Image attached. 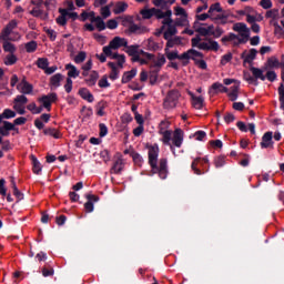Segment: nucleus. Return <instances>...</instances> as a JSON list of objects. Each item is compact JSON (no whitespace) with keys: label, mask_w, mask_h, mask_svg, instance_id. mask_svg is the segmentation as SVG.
<instances>
[{"label":"nucleus","mask_w":284,"mask_h":284,"mask_svg":"<svg viewBox=\"0 0 284 284\" xmlns=\"http://www.w3.org/2000/svg\"><path fill=\"white\" fill-rule=\"evenodd\" d=\"M195 32L197 34L191 39L192 48L202 50L203 52H219L221 45L212 38H201V37H212V30H214V24L200 23L194 24Z\"/></svg>","instance_id":"1"},{"label":"nucleus","mask_w":284,"mask_h":284,"mask_svg":"<svg viewBox=\"0 0 284 284\" xmlns=\"http://www.w3.org/2000/svg\"><path fill=\"white\" fill-rule=\"evenodd\" d=\"M171 122L169 120H162L159 123L158 130L159 134H161L162 143L164 145H169L171 152L176 154V150L174 148H181L183 145V139L185 133L181 129H175L174 131L170 130Z\"/></svg>","instance_id":"2"},{"label":"nucleus","mask_w":284,"mask_h":284,"mask_svg":"<svg viewBox=\"0 0 284 284\" xmlns=\"http://www.w3.org/2000/svg\"><path fill=\"white\" fill-rule=\"evenodd\" d=\"M149 164L151 165L152 174H159L160 179H168V160L160 159L159 146L154 145L149 149Z\"/></svg>","instance_id":"3"},{"label":"nucleus","mask_w":284,"mask_h":284,"mask_svg":"<svg viewBox=\"0 0 284 284\" xmlns=\"http://www.w3.org/2000/svg\"><path fill=\"white\" fill-rule=\"evenodd\" d=\"M179 99H181V92L176 89L170 90L163 100V109L174 110L179 105Z\"/></svg>","instance_id":"4"},{"label":"nucleus","mask_w":284,"mask_h":284,"mask_svg":"<svg viewBox=\"0 0 284 284\" xmlns=\"http://www.w3.org/2000/svg\"><path fill=\"white\" fill-rule=\"evenodd\" d=\"M162 27L161 30L164 31V39H172L178 32L176 24H174V20H172V16H165L162 18Z\"/></svg>","instance_id":"5"},{"label":"nucleus","mask_w":284,"mask_h":284,"mask_svg":"<svg viewBox=\"0 0 284 284\" xmlns=\"http://www.w3.org/2000/svg\"><path fill=\"white\" fill-rule=\"evenodd\" d=\"M143 19H152L155 17L156 19H163L165 17H172V9H168L163 11L161 9L152 8V9H144L140 12Z\"/></svg>","instance_id":"6"},{"label":"nucleus","mask_w":284,"mask_h":284,"mask_svg":"<svg viewBox=\"0 0 284 284\" xmlns=\"http://www.w3.org/2000/svg\"><path fill=\"white\" fill-rule=\"evenodd\" d=\"M119 48H128V39L121 37H114L109 45L103 47L104 54H112L113 50H119Z\"/></svg>","instance_id":"7"},{"label":"nucleus","mask_w":284,"mask_h":284,"mask_svg":"<svg viewBox=\"0 0 284 284\" xmlns=\"http://www.w3.org/2000/svg\"><path fill=\"white\" fill-rule=\"evenodd\" d=\"M19 26V22L17 20H11L8 22V24L2 29L1 34H0V41H17L21 39V36L19 33L17 34V39H10V33L13 30H17V27Z\"/></svg>","instance_id":"8"},{"label":"nucleus","mask_w":284,"mask_h":284,"mask_svg":"<svg viewBox=\"0 0 284 284\" xmlns=\"http://www.w3.org/2000/svg\"><path fill=\"white\" fill-rule=\"evenodd\" d=\"M124 48V52H126L129 57H132V59H136V57H140L141 54L148 59H154V54L143 51L139 44H126Z\"/></svg>","instance_id":"9"},{"label":"nucleus","mask_w":284,"mask_h":284,"mask_svg":"<svg viewBox=\"0 0 284 284\" xmlns=\"http://www.w3.org/2000/svg\"><path fill=\"white\" fill-rule=\"evenodd\" d=\"M58 100L59 95H57L55 92L42 95L38 99L39 103H41V108H44L47 112H50V110H52V103H57Z\"/></svg>","instance_id":"10"},{"label":"nucleus","mask_w":284,"mask_h":284,"mask_svg":"<svg viewBox=\"0 0 284 284\" xmlns=\"http://www.w3.org/2000/svg\"><path fill=\"white\" fill-rule=\"evenodd\" d=\"M174 14L178 17L175 19V26L185 27L190 24V21L187 20V11L182 7H174Z\"/></svg>","instance_id":"11"},{"label":"nucleus","mask_w":284,"mask_h":284,"mask_svg":"<svg viewBox=\"0 0 284 284\" xmlns=\"http://www.w3.org/2000/svg\"><path fill=\"white\" fill-rule=\"evenodd\" d=\"M222 43L231 42L233 45H241L243 43H247L250 38L242 37L241 34L229 33L221 39Z\"/></svg>","instance_id":"12"},{"label":"nucleus","mask_w":284,"mask_h":284,"mask_svg":"<svg viewBox=\"0 0 284 284\" xmlns=\"http://www.w3.org/2000/svg\"><path fill=\"white\" fill-rule=\"evenodd\" d=\"M165 63H166V59L164 54L159 53L155 59L153 55L152 63L150 64V70L154 69L155 72H161V69L163 68V65H165Z\"/></svg>","instance_id":"13"},{"label":"nucleus","mask_w":284,"mask_h":284,"mask_svg":"<svg viewBox=\"0 0 284 284\" xmlns=\"http://www.w3.org/2000/svg\"><path fill=\"white\" fill-rule=\"evenodd\" d=\"M123 168H125V160H123V155H121V153H118L111 172L113 174H121V172H123Z\"/></svg>","instance_id":"14"},{"label":"nucleus","mask_w":284,"mask_h":284,"mask_svg":"<svg viewBox=\"0 0 284 284\" xmlns=\"http://www.w3.org/2000/svg\"><path fill=\"white\" fill-rule=\"evenodd\" d=\"M17 90H19V92L26 97V94H32V92H34V87L30 84L26 78H23L17 85Z\"/></svg>","instance_id":"15"},{"label":"nucleus","mask_w":284,"mask_h":284,"mask_svg":"<svg viewBox=\"0 0 284 284\" xmlns=\"http://www.w3.org/2000/svg\"><path fill=\"white\" fill-rule=\"evenodd\" d=\"M233 30L242 37L250 39V28H247V24L243 22H237L233 26Z\"/></svg>","instance_id":"16"},{"label":"nucleus","mask_w":284,"mask_h":284,"mask_svg":"<svg viewBox=\"0 0 284 284\" xmlns=\"http://www.w3.org/2000/svg\"><path fill=\"white\" fill-rule=\"evenodd\" d=\"M2 123L3 125L0 126V136H10L11 130H17V132H19L17 126H14V124H12L11 122L3 121Z\"/></svg>","instance_id":"17"},{"label":"nucleus","mask_w":284,"mask_h":284,"mask_svg":"<svg viewBox=\"0 0 284 284\" xmlns=\"http://www.w3.org/2000/svg\"><path fill=\"white\" fill-rule=\"evenodd\" d=\"M108 67L111 70V72L109 74V79H111V81H116V79H119V74L121 72V68H119L116 65V63H114V62H109Z\"/></svg>","instance_id":"18"},{"label":"nucleus","mask_w":284,"mask_h":284,"mask_svg":"<svg viewBox=\"0 0 284 284\" xmlns=\"http://www.w3.org/2000/svg\"><path fill=\"white\" fill-rule=\"evenodd\" d=\"M256 54H258V51L256 49H251L250 51H244L241 57L244 60V63H252V61L256 59Z\"/></svg>","instance_id":"19"},{"label":"nucleus","mask_w":284,"mask_h":284,"mask_svg":"<svg viewBox=\"0 0 284 284\" xmlns=\"http://www.w3.org/2000/svg\"><path fill=\"white\" fill-rule=\"evenodd\" d=\"M88 202L84 203V210L87 212H94V203L99 201V197L92 194L87 195ZM94 202V203H93Z\"/></svg>","instance_id":"20"},{"label":"nucleus","mask_w":284,"mask_h":284,"mask_svg":"<svg viewBox=\"0 0 284 284\" xmlns=\"http://www.w3.org/2000/svg\"><path fill=\"white\" fill-rule=\"evenodd\" d=\"M110 59H113L118 62L116 67L120 68V70H123V64L125 63V54H119L116 52L111 54H105Z\"/></svg>","instance_id":"21"},{"label":"nucleus","mask_w":284,"mask_h":284,"mask_svg":"<svg viewBox=\"0 0 284 284\" xmlns=\"http://www.w3.org/2000/svg\"><path fill=\"white\" fill-rule=\"evenodd\" d=\"M176 0H153L152 3L155 4L156 8H162V10H170V6H173Z\"/></svg>","instance_id":"22"},{"label":"nucleus","mask_w":284,"mask_h":284,"mask_svg":"<svg viewBox=\"0 0 284 284\" xmlns=\"http://www.w3.org/2000/svg\"><path fill=\"white\" fill-rule=\"evenodd\" d=\"M79 94L81 99H83L84 101H88V103H94V95L92 94V92H90V90L85 88H81L79 90Z\"/></svg>","instance_id":"23"},{"label":"nucleus","mask_w":284,"mask_h":284,"mask_svg":"<svg viewBox=\"0 0 284 284\" xmlns=\"http://www.w3.org/2000/svg\"><path fill=\"white\" fill-rule=\"evenodd\" d=\"M191 99H192V105L195 108V110H203V97H195L194 93L189 92Z\"/></svg>","instance_id":"24"},{"label":"nucleus","mask_w":284,"mask_h":284,"mask_svg":"<svg viewBox=\"0 0 284 284\" xmlns=\"http://www.w3.org/2000/svg\"><path fill=\"white\" fill-rule=\"evenodd\" d=\"M84 81H85L87 85H89V88H92V87L97 85V81H99V72L91 71L89 73V77L85 78Z\"/></svg>","instance_id":"25"},{"label":"nucleus","mask_w":284,"mask_h":284,"mask_svg":"<svg viewBox=\"0 0 284 284\" xmlns=\"http://www.w3.org/2000/svg\"><path fill=\"white\" fill-rule=\"evenodd\" d=\"M274 142L272 141V132H266L261 142V148H273Z\"/></svg>","instance_id":"26"},{"label":"nucleus","mask_w":284,"mask_h":284,"mask_svg":"<svg viewBox=\"0 0 284 284\" xmlns=\"http://www.w3.org/2000/svg\"><path fill=\"white\" fill-rule=\"evenodd\" d=\"M59 13H60V16L55 20L58 26H67L68 19L65 17H68V9L60 8Z\"/></svg>","instance_id":"27"},{"label":"nucleus","mask_w":284,"mask_h":284,"mask_svg":"<svg viewBox=\"0 0 284 284\" xmlns=\"http://www.w3.org/2000/svg\"><path fill=\"white\" fill-rule=\"evenodd\" d=\"M239 90H241V82H236V84L231 87V91L229 92L231 101H236V99H239Z\"/></svg>","instance_id":"28"},{"label":"nucleus","mask_w":284,"mask_h":284,"mask_svg":"<svg viewBox=\"0 0 284 284\" xmlns=\"http://www.w3.org/2000/svg\"><path fill=\"white\" fill-rule=\"evenodd\" d=\"M61 81H63V74L57 73V74L52 75L50 79L51 88H54V89L60 88Z\"/></svg>","instance_id":"29"},{"label":"nucleus","mask_w":284,"mask_h":284,"mask_svg":"<svg viewBox=\"0 0 284 284\" xmlns=\"http://www.w3.org/2000/svg\"><path fill=\"white\" fill-rule=\"evenodd\" d=\"M91 23H95V28L99 30V32H103L105 30L106 26L105 22L103 21V18L101 17H94Z\"/></svg>","instance_id":"30"},{"label":"nucleus","mask_w":284,"mask_h":284,"mask_svg":"<svg viewBox=\"0 0 284 284\" xmlns=\"http://www.w3.org/2000/svg\"><path fill=\"white\" fill-rule=\"evenodd\" d=\"M134 77H136V69L124 72L122 75V83H130V81L133 80Z\"/></svg>","instance_id":"31"},{"label":"nucleus","mask_w":284,"mask_h":284,"mask_svg":"<svg viewBox=\"0 0 284 284\" xmlns=\"http://www.w3.org/2000/svg\"><path fill=\"white\" fill-rule=\"evenodd\" d=\"M250 71L253 74V78L257 81L260 79L261 81H265V74H263V70L260 68L251 67Z\"/></svg>","instance_id":"32"},{"label":"nucleus","mask_w":284,"mask_h":284,"mask_svg":"<svg viewBox=\"0 0 284 284\" xmlns=\"http://www.w3.org/2000/svg\"><path fill=\"white\" fill-rule=\"evenodd\" d=\"M65 70H68L69 79H77V77H79L80 74V72L77 70V67H74V64H67Z\"/></svg>","instance_id":"33"},{"label":"nucleus","mask_w":284,"mask_h":284,"mask_svg":"<svg viewBox=\"0 0 284 284\" xmlns=\"http://www.w3.org/2000/svg\"><path fill=\"white\" fill-rule=\"evenodd\" d=\"M31 161L34 174H41V171L43 170V165H41V162H39V160L34 155H31Z\"/></svg>","instance_id":"34"},{"label":"nucleus","mask_w":284,"mask_h":284,"mask_svg":"<svg viewBox=\"0 0 284 284\" xmlns=\"http://www.w3.org/2000/svg\"><path fill=\"white\" fill-rule=\"evenodd\" d=\"M14 116H17V112L11 109H4L0 114V123H3V119H14Z\"/></svg>","instance_id":"35"},{"label":"nucleus","mask_w":284,"mask_h":284,"mask_svg":"<svg viewBox=\"0 0 284 284\" xmlns=\"http://www.w3.org/2000/svg\"><path fill=\"white\" fill-rule=\"evenodd\" d=\"M17 61H19V58L14 53H9L3 59L4 65H14Z\"/></svg>","instance_id":"36"},{"label":"nucleus","mask_w":284,"mask_h":284,"mask_svg":"<svg viewBox=\"0 0 284 284\" xmlns=\"http://www.w3.org/2000/svg\"><path fill=\"white\" fill-rule=\"evenodd\" d=\"M3 41H4L2 44L3 50L6 52H9V54H14V52H17V47L8 40H3Z\"/></svg>","instance_id":"37"},{"label":"nucleus","mask_w":284,"mask_h":284,"mask_svg":"<svg viewBox=\"0 0 284 284\" xmlns=\"http://www.w3.org/2000/svg\"><path fill=\"white\" fill-rule=\"evenodd\" d=\"M26 48V52H28L29 54H32V52H37V48H39V44L37 43V41L32 40L30 42H27L24 44Z\"/></svg>","instance_id":"38"},{"label":"nucleus","mask_w":284,"mask_h":284,"mask_svg":"<svg viewBox=\"0 0 284 284\" xmlns=\"http://www.w3.org/2000/svg\"><path fill=\"white\" fill-rule=\"evenodd\" d=\"M128 10V3L126 2H118L113 9L114 14H121Z\"/></svg>","instance_id":"39"},{"label":"nucleus","mask_w":284,"mask_h":284,"mask_svg":"<svg viewBox=\"0 0 284 284\" xmlns=\"http://www.w3.org/2000/svg\"><path fill=\"white\" fill-rule=\"evenodd\" d=\"M164 54H165V57L169 61H174V60L179 59V51L178 50L170 51V49L164 48Z\"/></svg>","instance_id":"40"},{"label":"nucleus","mask_w":284,"mask_h":284,"mask_svg":"<svg viewBox=\"0 0 284 284\" xmlns=\"http://www.w3.org/2000/svg\"><path fill=\"white\" fill-rule=\"evenodd\" d=\"M27 110L33 114H41V112H43V106H37V103L31 102L27 105Z\"/></svg>","instance_id":"41"},{"label":"nucleus","mask_w":284,"mask_h":284,"mask_svg":"<svg viewBox=\"0 0 284 284\" xmlns=\"http://www.w3.org/2000/svg\"><path fill=\"white\" fill-rule=\"evenodd\" d=\"M263 20V16L257 14L256 11L255 13H251L250 16H246V22L251 23V26L253 23H256V21H262Z\"/></svg>","instance_id":"42"},{"label":"nucleus","mask_w":284,"mask_h":284,"mask_svg":"<svg viewBox=\"0 0 284 284\" xmlns=\"http://www.w3.org/2000/svg\"><path fill=\"white\" fill-rule=\"evenodd\" d=\"M44 134H47V136H53V139H61V132L57 129H44Z\"/></svg>","instance_id":"43"},{"label":"nucleus","mask_w":284,"mask_h":284,"mask_svg":"<svg viewBox=\"0 0 284 284\" xmlns=\"http://www.w3.org/2000/svg\"><path fill=\"white\" fill-rule=\"evenodd\" d=\"M143 58H141V55H138L135 58H131V61L133 63H140V65H148V63H150V61H152L153 59H148L146 57L142 55Z\"/></svg>","instance_id":"44"},{"label":"nucleus","mask_w":284,"mask_h":284,"mask_svg":"<svg viewBox=\"0 0 284 284\" xmlns=\"http://www.w3.org/2000/svg\"><path fill=\"white\" fill-rule=\"evenodd\" d=\"M212 90H214L215 92H224V93H229L230 89H227L225 85H223V83L221 82H215L212 84Z\"/></svg>","instance_id":"45"},{"label":"nucleus","mask_w":284,"mask_h":284,"mask_svg":"<svg viewBox=\"0 0 284 284\" xmlns=\"http://www.w3.org/2000/svg\"><path fill=\"white\" fill-rule=\"evenodd\" d=\"M230 16L222 13V14H214V20L213 21H217V23H220V26H225L227 23V19Z\"/></svg>","instance_id":"46"},{"label":"nucleus","mask_w":284,"mask_h":284,"mask_svg":"<svg viewBox=\"0 0 284 284\" xmlns=\"http://www.w3.org/2000/svg\"><path fill=\"white\" fill-rule=\"evenodd\" d=\"M81 21H88V19H90V21L92 22L94 17H97V13H94V11H83L81 14Z\"/></svg>","instance_id":"47"},{"label":"nucleus","mask_w":284,"mask_h":284,"mask_svg":"<svg viewBox=\"0 0 284 284\" xmlns=\"http://www.w3.org/2000/svg\"><path fill=\"white\" fill-rule=\"evenodd\" d=\"M166 45L165 48H168V50H170V48H174L175 45H179V43H181V39L180 38H170V39H165Z\"/></svg>","instance_id":"48"},{"label":"nucleus","mask_w":284,"mask_h":284,"mask_svg":"<svg viewBox=\"0 0 284 284\" xmlns=\"http://www.w3.org/2000/svg\"><path fill=\"white\" fill-rule=\"evenodd\" d=\"M267 65L271 69L281 68V61H278L276 57H271L267 60Z\"/></svg>","instance_id":"49"},{"label":"nucleus","mask_w":284,"mask_h":284,"mask_svg":"<svg viewBox=\"0 0 284 284\" xmlns=\"http://www.w3.org/2000/svg\"><path fill=\"white\" fill-rule=\"evenodd\" d=\"M209 12L210 14H216L215 12H223V8L221 7L220 2H215L210 6Z\"/></svg>","instance_id":"50"},{"label":"nucleus","mask_w":284,"mask_h":284,"mask_svg":"<svg viewBox=\"0 0 284 284\" xmlns=\"http://www.w3.org/2000/svg\"><path fill=\"white\" fill-rule=\"evenodd\" d=\"M189 54H190V59H192V61H196V59H203V53L200 51H196L194 49H189Z\"/></svg>","instance_id":"51"},{"label":"nucleus","mask_w":284,"mask_h":284,"mask_svg":"<svg viewBox=\"0 0 284 284\" xmlns=\"http://www.w3.org/2000/svg\"><path fill=\"white\" fill-rule=\"evenodd\" d=\"M13 103H18L20 105L26 106L28 104V97H26L24 94L17 95L13 99Z\"/></svg>","instance_id":"52"},{"label":"nucleus","mask_w":284,"mask_h":284,"mask_svg":"<svg viewBox=\"0 0 284 284\" xmlns=\"http://www.w3.org/2000/svg\"><path fill=\"white\" fill-rule=\"evenodd\" d=\"M37 65L40 70H45L48 65H50V62L48 61V58H39L37 60Z\"/></svg>","instance_id":"53"},{"label":"nucleus","mask_w":284,"mask_h":284,"mask_svg":"<svg viewBox=\"0 0 284 284\" xmlns=\"http://www.w3.org/2000/svg\"><path fill=\"white\" fill-rule=\"evenodd\" d=\"M207 19H211V21H214V14L210 13V11H207V13H201L196 16V20L197 21H207Z\"/></svg>","instance_id":"54"},{"label":"nucleus","mask_w":284,"mask_h":284,"mask_svg":"<svg viewBox=\"0 0 284 284\" xmlns=\"http://www.w3.org/2000/svg\"><path fill=\"white\" fill-rule=\"evenodd\" d=\"M88 57V53L85 51H80L74 58L73 61L74 63H83Z\"/></svg>","instance_id":"55"},{"label":"nucleus","mask_w":284,"mask_h":284,"mask_svg":"<svg viewBox=\"0 0 284 284\" xmlns=\"http://www.w3.org/2000/svg\"><path fill=\"white\" fill-rule=\"evenodd\" d=\"M244 80L251 85H258V81L250 72H244Z\"/></svg>","instance_id":"56"},{"label":"nucleus","mask_w":284,"mask_h":284,"mask_svg":"<svg viewBox=\"0 0 284 284\" xmlns=\"http://www.w3.org/2000/svg\"><path fill=\"white\" fill-rule=\"evenodd\" d=\"M225 31L221 27H216L215 29H212L211 37L214 39H220V37H223Z\"/></svg>","instance_id":"57"},{"label":"nucleus","mask_w":284,"mask_h":284,"mask_svg":"<svg viewBox=\"0 0 284 284\" xmlns=\"http://www.w3.org/2000/svg\"><path fill=\"white\" fill-rule=\"evenodd\" d=\"M131 156H132L135 165H139V168H141V165H143V158L141 156V154H139L136 152H132Z\"/></svg>","instance_id":"58"},{"label":"nucleus","mask_w":284,"mask_h":284,"mask_svg":"<svg viewBox=\"0 0 284 284\" xmlns=\"http://www.w3.org/2000/svg\"><path fill=\"white\" fill-rule=\"evenodd\" d=\"M214 165H215V168H223V165H225V156L220 155V156L215 158Z\"/></svg>","instance_id":"59"},{"label":"nucleus","mask_w":284,"mask_h":284,"mask_svg":"<svg viewBox=\"0 0 284 284\" xmlns=\"http://www.w3.org/2000/svg\"><path fill=\"white\" fill-rule=\"evenodd\" d=\"M134 23V18H132L131 16H125L124 18H122V26H124V28H130L131 24Z\"/></svg>","instance_id":"60"},{"label":"nucleus","mask_w":284,"mask_h":284,"mask_svg":"<svg viewBox=\"0 0 284 284\" xmlns=\"http://www.w3.org/2000/svg\"><path fill=\"white\" fill-rule=\"evenodd\" d=\"M99 88H110V82L108 81V75H103L99 82H98Z\"/></svg>","instance_id":"61"},{"label":"nucleus","mask_w":284,"mask_h":284,"mask_svg":"<svg viewBox=\"0 0 284 284\" xmlns=\"http://www.w3.org/2000/svg\"><path fill=\"white\" fill-rule=\"evenodd\" d=\"M13 110H16L18 114H26V106H23V104H19L18 102H13Z\"/></svg>","instance_id":"62"},{"label":"nucleus","mask_w":284,"mask_h":284,"mask_svg":"<svg viewBox=\"0 0 284 284\" xmlns=\"http://www.w3.org/2000/svg\"><path fill=\"white\" fill-rule=\"evenodd\" d=\"M100 128V138L103 139V136H108V125H105V123H100L99 124Z\"/></svg>","instance_id":"63"},{"label":"nucleus","mask_w":284,"mask_h":284,"mask_svg":"<svg viewBox=\"0 0 284 284\" xmlns=\"http://www.w3.org/2000/svg\"><path fill=\"white\" fill-rule=\"evenodd\" d=\"M30 14L32 17H41L43 14V9H41L40 7H34L31 11Z\"/></svg>","instance_id":"64"}]
</instances>
